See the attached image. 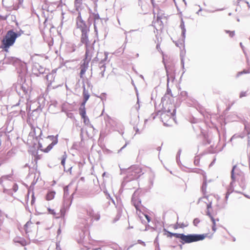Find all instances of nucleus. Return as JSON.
<instances>
[{"label": "nucleus", "instance_id": "obj_1", "mask_svg": "<svg viewBox=\"0 0 250 250\" xmlns=\"http://www.w3.org/2000/svg\"><path fill=\"white\" fill-rule=\"evenodd\" d=\"M18 82L15 85V88L18 95L22 97L25 96L26 98L29 97V94L31 91V87L26 82L22 75H20Z\"/></svg>", "mask_w": 250, "mask_h": 250}, {"label": "nucleus", "instance_id": "obj_2", "mask_svg": "<svg viewBox=\"0 0 250 250\" xmlns=\"http://www.w3.org/2000/svg\"><path fill=\"white\" fill-rule=\"evenodd\" d=\"M21 35V33H16L13 30L8 31L2 40L3 48L5 49L9 48L15 43L16 39Z\"/></svg>", "mask_w": 250, "mask_h": 250}, {"label": "nucleus", "instance_id": "obj_3", "mask_svg": "<svg viewBox=\"0 0 250 250\" xmlns=\"http://www.w3.org/2000/svg\"><path fill=\"white\" fill-rule=\"evenodd\" d=\"M181 235L180 242L183 244L203 240L207 236V234H189L185 235L184 233H181Z\"/></svg>", "mask_w": 250, "mask_h": 250}, {"label": "nucleus", "instance_id": "obj_4", "mask_svg": "<svg viewBox=\"0 0 250 250\" xmlns=\"http://www.w3.org/2000/svg\"><path fill=\"white\" fill-rule=\"evenodd\" d=\"M68 194V187H65L64 188V201L63 207L60 210L61 217L64 216L66 211L69 209V207L71 204L72 201H70V199L68 198H66V197Z\"/></svg>", "mask_w": 250, "mask_h": 250}, {"label": "nucleus", "instance_id": "obj_5", "mask_svg": "<svg viewBox=\"0 0 250 250\" xmlns=\"http://www.w3.org/2000/svg\"><path fill=\"white\" fill-rule=\"evenodd\" d=\"M76 27L77 29H80L81 32L90 31V25L87 24L85 21L82 19L81 12H79L78 16L76 18Z\"/></svg>", "mask_w": 250, "mask_h": 250}, {"label": "nucleus", "instance_id": "obj_6", "mask_svg": "<svg viewBox=\"0 0 250 250\" xmlns=\"http://www.w3.org/2000/svg\"><path fill=\"white\" fill-rule=\"evenodd\" d=\"M126 171L127 175L131 177L130 179H135L140 177L142 169L139 166H133L127 169Z\"/></svg>", "mask_w": 250, "mask_h": 250}, {"label": "nucleus", "instance_id": "obj_7", "mask_svg": "<svg viewBox=\"0 0 250 250\" xmlns=\"http://www.w3.org/2000/svg\"><path fill=\"white\" fill-rule=\"evenodd\" d=\"M243 173L237 167L236 165L233 167L231 171V182L230 185L232 186L233 183L238 179L239 177H243Z\"/></svg>", "mask_w": 250, "mask_h": 250}, {"label": "nucleus", "instance_id": "obj_8", "mask_svg": "<svg viewBox=\"0 0 250 250\" xmlns=\"http://www.w3.org/2000/svg\"><path fill=\"white\" fill-rule=\"evenodd\" d=\"M96 41L94 40L92 43H88L85 45V59L91 60L93 55L94 53L95 50L94 48V44L95 43Z\"/></svg>", "mask_w": 250, "mask_h": 250}, {"label": "nucleus", "instance_id": "obj_9", "mask_svg": "<svg viewBox=\"0 0 250 250\" xmlns=\"http://www.w3.org/2000/svg\"><path fill=\"white\" fill-rule=\"evenodd\" d=\"M106 195L107 196V198H109L111 199L112 202L115 206V207L117 208V216H119V217H120L122 213L123 209V206L122 204L121 200H117V201L116 203L113 199H112L110 198V196L109 194H106Z\"/></svg>", "mask_w": 250, "mask_h": 250}, {"label": "nucleus", "instance_id": "obj_10", "mask_svg": "<svg viewBox=\"0 0 250 250\" xmlns=\"http://www.w3.org/2000/svg\"><path fill=\"white\" fill-rule=\"evenodd\" d=\"M86 211L87 215L91 218V220L92 219H94L96 221H98L100 220V214L99 211L95 212L94 209L91 207H88L86 209Z\"/></svg>", "mask_w": 250, "mask_h": 250}, {"label": "nucleus", "instance_id": "obj_11", "mask_svg": "<svg viewBox=\"0 0 250 250\" xmlns=\"http://www.w3.org/2000/svg\"><path fill=\"white\" fill-rule=\"evenodd\" d=\"M3 61L5 63L12 64L15 66L21 63V61L19 59L12 56H5Z\"/></svg>", "mask_w": 250, "mask_h": 250}, {"label": "nucleus", "instance_id": "obj_12", "mask_svg": "<svg viewBox=\"0 0 250 250\" xmlns=\"http://www.w3.org/2000/svg\"><path fill=\"white\" fill-rule=\"evenodd\" d=\"M175 114H176V109L175 108H173L172 111H171V110L170 109H169V108H168V109L167 110L163 112L162 113V114H161V117L162 122H164V124L165 125H168L167 124H166V123H165L164 122V119L166 118L167 116L168 117H169V116L173 117L175 116Z\"/></svg>", "mask_w": 250, "mask_h": 250}, {"label": "nucleus", "instance_id": "obj_13", "mask_svg": "<svg viewBox=\"0 0 250 250\" xmlns=\"http://www.w3.org/2000/svg\"><path fill=\"white\" fill-rule=\"evenodd\" d=\"M45 69L39 63H35L32 67L33 73L37 76H39L41 74H43Z\"/></svg>", "mask_w": 250, "mask_h": 250}, {"label": "nucleus", "instance_id": "obj_14", "mask_svg": "<svg viewBox=\"0 0 250 250\" xmlns=\"http://www.w3.org/2000/svg\"><path fill=\"white\" fill-rule=\"evenodd\" d=\"M48 138L50 139L51 141H52V143L50 144L46 148H45L43 151L44 152L47 153L53 147L57 144L58 143V138L57 136H49Z\"/></svg>", "mask_w": 250, "mask_h": 250}, {"label": "nucleus", "instance_id": "obj_15", "mask_svg": "<svg viewBox=\"0 0 250 250\" xmlns=\"http://www.w3.org/2000/svg\"><path fill=\"white\" fill-rule=\"evenodd\" d=\"M131 202L133 206L135 207L136 209L137 210H139L141 202L140 200H138L137 199V191H135L133 193L132 196Z\"/></svg>", "mask_w": 250, "mask_h": 250}, {"label": "nucleus", "instance_id": "obj_16", "mask_svg": "<svg viewBox=\"0 0 250 250\" xmlns=\"http://www.w3.org/2000/svg\"><path fill=\"white\" fill-rule=\"evenodd\" d=\"M93 19H94V32H95L96 36L98 37V29H97V24L99 22H102V20L100 18L99 15L97 13L95 14L94 13L93 14Z\"/></svg>", "mask_w": 250, "mask_h": 250}, {"label": "nucleus", "instance_id": "obj_17", "mask_svg": "<svg viewBox=\"0 0 250 250\" xmlns=\"http://www.w3.org/2000/svg\"><path fill=\"white\" fill-rule=\"evenodd\" d=\"M108 53L106 52H105L104 53V59H102L100 61V67L101 68H103V70H102L100 74L101 75L102 77H104V73L105 70V64L104 62L107 60V56H108Z\"/></svg>", "mask_w": 250, "mask_h": 250}, {"label": "nucleus", "instance_id": "obj_18", "mask_svg": "<svg viewBox=\"0 0 250 250\" xmlns=\"http://www.w3.org/2000/svg\"><path fill=\"white\" fill-rule=\"evenodd\" d=\"M89 31H85L81 32V42L84 45L89 43L88 39V33Z\"/></svg>", "mask_w": 250, "mask_h": 250}, {"label": "nucleus", "instance_id": "obj_19", "mask_svg": "<svg viewBox=\"0 0 250 250\" xmlns=\"http://www.w3.org/2000/svg\"><path fill=\"white\" fill-rule=\"evenodd\" d=\"M83 103L86 104L87 100L89 99L90 97V94L88 90H86L85 88V85L84 84L83 85Z\"/></svg>", "mask_w": 250, "mask_h": 250}, {"label": "nucleus", "instance_id": "obj_20", "mask_svg": "<svg viewBox=\"0 0 250 250\" xmlns=\"http://www.w3.org/2000/svg\"><path fill=\"white\" fill-rule=\"evenodd\" d=\"M210 196H204L202 198H200L199 199L198 203L200 202V201L202 200L203 199H207L208 203L207 204V209L209 210V209L211 208L212 207V201L210 200Z\"/></svg>", "mask_w": 250, "mask_h": 250}, {"label": "nucleus", "instance_id": "obj_21", "mask_svg": "<svg viewBox=\"0 0 250 250\" xmlns=\"http://www.w3.org/2000/svg\"><path fill=\"white\" fill-rule=\"evenodd\" d=\"M85 104L82 103L79 108V113L82 117H84L86 115Z\"/></svg>", "mask_w": 250, "mask_h": 250}, {"label": "nucleus", "instance_id": "obj_22", "mask_svg": "<svg viewBox=\"0 0 250 250\" xmlns=\"http://www.w3.org/2000/svg\"><path fill=\"white\" fill-rule=\"evenodd\" d=\"M164 230L167 233V236L168 237H172V236H174L177 238L181 239V233H172L170 231H168L166 230V229H164Z\"/></svg>", "mask_w": 250, "mask_h": 250}, {"label": "nucleus", "instance_id": "obj_23", "mask_svg": "<svg viewBox=\"0 0 250 250\" xmlns=\"http://www.w3.org/2000/svg\"><path fill=\"white\" fill-rule=\"evenodd\" d=\"M180 27L182 30V36L183 38V40H185L186 37V29L185 26L184 21L183 19L181 20V24Z\"/></svg>", "mask_w": 250, "mask_h": 250}, {"label": "nucleus", "instance_id": "obj_24", "mask_svg": "<svg viewBox=\"0 0 250 250\" xmlns=\"http://www.w3.org/2000/svg\"><path fill=\"white\" fill-rule=\"evenodd\" d=\"M56 72L52 71V73L47 75L46 76V80L49 82L50 83H52V81H54L55 77V74Z\"/></svg>", "mask_w": 250, "mask_h": 250}, {"label": "nucleus", "instance_id": "obj_25", "mask_svg": "<svg viewBox=\"0 0 250 250\" xmlns=\"http://www.w3.org/2000/svg\"><path fill=\"white\" fill-rule=\"evenodd\" d=\"M55 193H56L54 191H51L48 192L46 195V199L48 201L53 199L54 198Z\"/></svg>", "mask_w": 250, "mask_h": 250}, {"label": "nucleus", "instance_id": "obj_26", "mask_svg": "<svg viewBox=\"0 0 250 250\" xmlns=\"http://www.w3.org/2000/svg\"><path fill=\"white\" fill-rule=\"evenodd\" d=\"M82 4V0H75V6L76 7V9L78 13L80 11V9H81V7Z\"/></svg>", "mask_w": 250, "mask_h": 250}, {"label": "nucleus", "instance_id": "obj_27", "mask_svg": "<svg viewBox=\"0 0 250 250\" xmlns=\"http://www.w3.org/2000/svg\"><path fill=\"white\" fill-rule=\"evenodd\" d=\"M233 191V185L232 186H230L229 185V187L228 189V191L226 193V196H225V200H226V204L227 203V200L228 199L229 196V194L232 192Z\"/></svg>", "mask_w": 250, "mask_h": 250}, {"label": "nucleus", "instance_id": "obj_28", "mask_svg": "<svg viewBox=\"0 0 250 250\" xmlns=\"http://www.w3.org/2000/svg\"><path fill=\"white\" fill-rule=\"evenodd\" d=\"M165 68H166V72H167V85H168L170 80L173 81L174 80V77L172 75H170L169 74L168 72L167 69V67L166 66H165Z\"/></svg>", "mask_w": 250, "mask_h": 250}, {"label": "nucleus", "instance_id": "obj_29", "mask_svg": "<svg viewBox=\"0 0 250 250\" xmlns=\"http://www.w3.org/2000/svg\"><path fill=\"white\" fill-rule=\"evenodd\" d=\"M249 73H250V67L248 69H244L243 71L238 72L236 77H238L242 74Z\"/></svg>", "mask_w": 250, "mask_h": 250}, {"label": "nucleus", "instance_id": "obj_30", "mask_svg": "<svg viewBox=\"0 0 250 250\" xmlns=\"http://www.w3.org/2000/svg\"><path fill=\"white\" fill-rule=\"evenodd\" d=\"M90 60H86L85 59L83 60V62L81 64L80 68L86 67L87 69L89 62Z\"/></svg>", "mask_w": 250, "mask_h": 250}, {"label": "nucleus", "instance_id": "obj_31", "mask_svg": "<svg viewBox=\"0 0 250 250\" xmlns=\"http://www.w3.org/2000/svg\"><path fill=\"white\" fill-rule=\"evenodd\" d=\"M82 119H83V123L85 125H89L91 126V127H92V125H91L90 124V122H89V120L87 116H84V117H82Z\"/></svg>", "mask_w": 250, "mask_h": 250}, {"label": "nucleus", "instance_id": "obj_32", "mask_svg": "<svg viewBox=\"0 0 250 250\" xmlns=\"http://www.w3.org/2000/svg\"><path fill=\"white\" fill-rule=\"evenodd\" d=\"M67 155L65 152H64L63 154L62 157L61 164L62 166H64L65 160L67 158Z\"/></svg>", "mask_w": 250, "mask_h": 250}, {"label": "nucleus", "instance_id": "obj_33", "mask_svg": "<svg viewBox=\"0 0 250 250\" xmlns=\"http://www.w3.org/2000/svg\"><path fill=\"white\" fill-rule=\"evenodd\" d=\"M207 184L206 179L205 178H204L203 185H202V187L201 188L202 191L203 192H204L206 191V188H207Z\"/></svg>", "mask_w": 250, "mask_h": 250}, {"label": "nucleus", "instance_id": "obj_34", "mask_svg": "<svg viewBox=\"0 0 250 250\" xmlns=\"http://www.w3.org/2000/svg\"><path fill=\"white\" fill-rule=\"evenodd\" d=\"M154 177H155L154 174L153 173H151L150 178L149 179V182L150 184L151 185V186H153V180H154Z\"/></svg>", "mask_w": 250, "mask_h": 250}, {"label": "nucleus", "instance_id": "obj_35", "mask_svg": "<svg viewBox=\"0 0 250 250\" xmlns=\"http://www.w3.org/2000/svg\"><path fill=\"white\" fill-rule=\"evenodd\" d=\"M93 250H112V248L108 247H103L101 248H96Z\"/></svg>", "mask_w": 250, "mask_h": 250}, {"label": "nucleus", "instance_id": "obj_36", "mask_svg": "<svg viewBox=\"0 0 250 250\" xmlns=\"http://www.w3.org/2000/svg\"><path fill=\"white\" fill-rule=\"evenodd\" d=\"M81 71H80V77L82 78L83 75L85 74L87 69L86 67H83V68H80Z\"/></svg>", "mask_w": 250, "mask_h": 250}, {"label": "nucleus", "instance_id": "obj_37", "mask_svg": "<svg viewBox=\"0 0 250 250\" xmlns=\"http://www.w3.org/2000/svg\"><path fill=\"white\" fill-rule=\"evenodd\" d=\"M14 241L16 243H20L22 246H25L26 245V242L23 239H21V240H18V241H16V240H14Z\"/></svg>", "mask_w": 250, "mask_h": 250}, {"label": "nucleus", "instance_id": "obj_38", "mask_svg": "<svg viewBox=\"0 0 250 250\" xmlns=\"http://www.w3.org/2000/svg\"><path fill=\"white\" fill-rule=\"evenodd\" d=\"M244 138V136H243L240 135L234 134V135H233L232 136V137L230 138V141H232V140L235 139H236V138Z\"/></svg>", "mask_w": 250, "mask_h": 250}, {"label": "nucleus", "instance_id": "obj_39", "mask_svg": "<svg viewBox=\"0 0 250 250\" xmlns=\"http://www.w3.org/2000/svg\"><path fill=\"white\" fill-rule=\"evenodd\" d=\"M181 150H179L176 155V161H177V163H178V164H179V163L180 162V154H181Z\"/></svg>", "mask_w": 250, "mask_h": 250}, {"label": "nucleus", "instance_id": "obj_40", "mask_svg": "<svg viewBox=\"0 0 250 250\" xmlns=\"http://www.w3.org/2000/svg\"><path fill=\"white\" fill-rule=\"evenodd\" d=\"M248 91H242L240 93L239 98H242L244 97H246L248 95Z\"/></svg>", "mask_w": 250, "mask_h": 250}, {"label": "nucleus", "instance_id": "obj_41", "mask_svg": "<svg viewBox=\"0 0 250 250\" xmlns=\"http://www.w3.org/2000/svg\"><path fill=\"white\" fill-rule=\"evenodd\" d=\"M200 220L198 218H196L194 219L193 223L195 226H197L198 224L200 223Z\"/></svg>", "mask_w": 250, "mask_h": 250}, {"label": "nucleus", "instance_id": "obj_42", "mask_svg": "<svg viewBox=\"0 0 250 250\" xmlns=\"http://www.w3.org/2000/svg\"><path fill=\"white\" fill-rule=\"evenodd\" d=\"M100 99L101 100L104 101L106 99V94L105 93H103L101 94V95L100 96Z\"/></svg>", "mask_w": 250, "mask_h": 250}, {"label": "nucleus", "instance_id": "obj_43", "mask_svg": "<svg viewBox=\"0 0 250 250\" xmlns=\"http://www.w3.org/2000/svg\"><path fill=\"white\" fill-rule=\"evenodd\" d=\"M226 32L227 33H229V36L230 37H233L234 36V35H235L234 31H229V30H226Z\"/></svg>", "mask_w": 250, "mask_h": 250}, {"label": "nucleus", "instance_id": "obj_44", "mask_svg": "<svg viewBox=\"0 0 250 250\" xmlns=\"http://www.w3.org/2000/svg\"><path fill=\"white\" fill-rule=\"evenodd\" d=\"M101 55H102V53H97V56L94 59L93 61H99V57Z\"/></svg>", "mask_w": 250, "mask_h": 250}, {"label": "nucleus", "instance_id": "obj_45", "mask_svg": "<svg viewBox=\"0 0 250 250\" xmlns=\"http://www.w3.org/2000/svg\"><path fill=\"white\" fill-rule=\"evenodd\" d=\"M224 10V8H221V9H216L215 11H211V10H207V9H205V11L207 12L213 13V12H214L215 11H222V10Z\"/></svg>", "mask_w": 250, "mask_h": 250}, {"label": "nucleus", "instance_id": "obj_46", "mask_svg": "<svg viewBox=\"0 0 250 250\" xmlns=\"http://www.w3.org/2000/svg\"><path fill=\"white\" fill-rule=\"evenodd\" d=\"M129 144V141H127V142H126L125 144V145L122 147L120 149H119L118 151V153H119L120 152H121L123 149H124L126 146L127 145Z\"/></svg>", "mask_w": 250, "mask_h": 250}, {"label": "nucleus", "instance_id": "obj_47", "mask_svg": "<svg viewBox=\"0 0 250 250\" xmlns=\"http://www.w3.org/2000/svg\"><path fill=\"white\" fill-rule=\"evenodd\" d=\"M212 222V224L213 225L212 226H216V223H215V221H219V219H215L213 217H211V218L210 219Z\"/></svg>", "mask_w": 250, "mask_h": 250}, {"label": "nucleus", "instance_id": "obj_48", "mask_svg": "<svg viewBox=\"0 0 250 250\" xmlns=\"http://www.w3.org/2000/svg\"><path fill=\"white\" fill-rule=\"evenodd\" d=\"M86 83L87 87L90 88L91 89L93 86H92V85L91 84L90 82L87 80L86 82Z\"/></svg>", "mask_w": 250, "mask_h": 250}, {"label": "nucleus", "instance_id": "obj_49", "mask_svg": "<svg viewBox=\"0 0 250 250\" xmlns=\"http://www.w3.org/2000/svg\"><path fill=\"white\" fill-rule=\"evenodd\" d=\"M206 215H208L210 219L211 218V217H213L211 213L210 212L209 210L208 209H207Z\"/></svg>", "mask_w": 250, "mask_h": 250}, {"label": "nucleus", "instance_id": "obj_50", "mask_svg": "<svg viewBox=\"0 0 250 250\" xmlns=\"http://www.w3.org/2000/svg\"><path fill=\"white\" fill-rule=\"evenodd\" d=\"M248 135L250 134V130L248 131ZM248 146H250V136L248 137Z\"/></svg>", "mask_w": 250, "mask_h": 250}, {"label": "nucleus", "instance_id": "obj_51", "mask_svg": "<svg viewBox=\"0 0 250 250\" xmlns=\"http://www.w3.org/2000/svg\"><path fill=\"white\" fill-rule=\"evenodd\" d=\"M35 198L34 197V194H33L32 195V200H31V205H33V204L35 202Z\"/></svg>", "mask_w": 250, "mask_h": 250}, {"label": "nucleus", "instance_id": "obj_52", "mask_svg": "<svg viewBox=\"0 0 250 250\" xmlns=\"http://www.w3.org/2000/svg\"><path fill=\"white\" fill-rule=\"evenodd\" d=\"M13 190L14 191H17V190H18V186L16 185V184H15L14 186H13Z\"/></svg>", "mask_w": 250, "mask_h": 250}, {"label": "nucleus", "instance_id": "obj_53", "mask_svg": "<svg viewBox=\"0 0 250 250\" xmlns=\"http://www.w3.org/2000/svg\"><path fill=\"white\" fill-rule=\"evenodd\" d=\"M138 242L139 243V244H142L143 246H146V244L144 242L142 241V240H138Z\"/></svg>", "mask_w": 250, "mask_h": 250}, {"label": "nucleus", "instance_id": "obj_54", "mask_svg": "<svg viewBox=\"0 0 250 250\" xmlns=\"http://www.w3.org/2000/svg\"><path fill=\"white\" fill-rule=\"evenodd\" d=\"M48 210L49 211V212L51 214H55V212L54 211V210L53 209H51L50 208H48Z\"/></svg>", "mask_w": 250, "mask_h": 250}, {"label": "nucleus", "instance_id": "obj_55", "mask_svg": "<svg viewBox=\"0 0 250 250\" xmlns=\"http://www.w3.org/2000/svg\"><path fill=\"white\" fill-rule=\"evenodd\" d=\"M134 129L135 130L136 133H138V134L140 133V132L139 131V129L138 128H137L136 127H134Z\"/></svg>", "mask_w": 250, "mask_h": 250}, {"label": "nucleus", "instance_id": "obj_56", "mask_svg": "<svg viewBox=\"0 0 250 250\" xmlns=\"http://www.w3.org/2000/svg\"><path fill=\"white\" fill-rule=\"evenodd\" d=\"M145 217L146 219H147L148 222H149L150 221V218L148 215H145Z\"/></svg>", "mask_w": 250, "mask_h": 250}, {"label": "nucleus", "instance_id": "obj_57", "mask_svg": "<svg viewBox=\"0 0 250 250\" xmlns=\"http://www.w3.org/2000/svg\"><path fill=\"white\" fill-rule=\"evenodd\" d=\"M156 250H160L159 243L156 244Z\"/></svg>", "mask_w": 250, "mask_h": 250}, {"label": "nucleus", "instance_id": "obj_58", "mask_svg": "<svg viewBox=\"0 0 250 250\" xmlns=\"http://www.w3.org/2000/svg\"><path fill=\"white\" fill-rule=\"evenodd\" d=\"M187 225H184V223H182V224H180V228H185V227H187Z\"/></svg>", "mask_w": 250, "mask_h": 250}, {"label": "nucleus", "instance_id": "obj_59", "mask_svg": "<svg viewBox=\"0 0 250 250\" xmlns=\"http://www.w3.org/2000/svg\"><path fill=\"white\" fill-rule=\"evenodd\" d=\"M154 243L155 244H157L158 243V236H157L156 237V238H155V240H154Z\"/></svg>", "mask_w": 250, "mask_h": 250}, {"label": "nucleus", "instance_id": "obj_60", "mask_svg": "<svg viewBox=\"0 0 250 250\" xmlns=\"http://www.w3.org/2000/svg\"><path fill=\"white\" fill-rule=\"evenodd\" d=\"M56 250H61L60 247L59 246L58 244H56Z\"/></svg>", "mask_w": 250, "mask_h": 250}, {"label": "nucleus", "instance_id": "obj_61", "mask_svg": "<svg viewBox=\"0 0 250 250\" xmlns=\"http://www.w3.org/2000/svg\"><path fill=\"white\" fill-rule=\"evenodd\" d=\"M8 177H10V175H6V176H3L1 177L2 179H7L8 178Z\"/></svg>", "mask_w": 250, "mask_h": 250}, {"label": "nucleus", "instance_id": "obj_62", "mask_svg": "<svg viewBox=\"0 0 250 250\" xmlns=\"http://www.w3.org/2000/svg\"><path fill=\"white\" fill-rule=\"evenodd\" d=\"M203 10L202 8L200 7L199 10L196 12V14L199 15V13Z\"/></svg>", "mask_w": 250, "mask_h": 250}, {"label": "nucleus", "instance_id": "obj_63", "mask_svg": "<svg viewBox=\"0 0 250 250\" xmlns=\"http://www.w3.org/2000/svg\"><path fill=\"white\" fill-rule=\"evenodd\" d=\"M212 229L213 231H215L216 230V228L215 227V226H212Z\"/></svg>", "mask_w": 250, "mask_h": 250}, {"label": "nucleus", "instance_id": "obj_64", "mask_svg": "<svg viewBox=\"0 0 250 250\" xmlns=\"http://www.w3.org/2000/svg\"><path fill=\"white\" fill-rule=\"evenodd\" d=\"M181 64H182L183 67L184 68V61L183 59H181Z\"/></svg>", "mask_w": 250, "mask_h": 250}]
</instances>
